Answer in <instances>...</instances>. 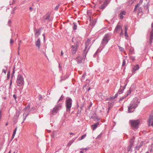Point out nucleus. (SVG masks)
<instances>
[{
    "mask_svg": "<svg viewBox=\"0 0 153 153\" xmlns=\"http://www.w3.org/2000/svg\"><path fill=\"white\" fill-rule=\"evenodd\" d=\"M79 47L78 43V42L76 43L75 45H72L71 46L72 50L71 51L73 54H75L76 53L77 50V49Z\"/></svg>",
    "mask_w": 153,
    "mask_h": 153,
    "instance_id": "obj_8",
    "label": "nucleus"
},
{
    "mask_svg": "<svg viewBox=\"0 0 153 153\" xmlns=\"http://www.w3.org/2000/svg\"><path fill=\"white\" fill-rule=\"evenodd\" d=\"M44 19L46 20H48V21H50L51 20V19L50 18V15L49 14H47L46 15L44 16Z\"/></svg>",
    "mask_w": 153,
    "mask_h": 153,
    "instance_id": "obj_17",
    "label": "nucleus"
},
{
    "mask_svg": "<svg viewBox=\"0 0 153 153\" xmlns=\"http://www.w3.org/2000/svg\"><path fill=\"white\" fill-rule=\"evenodd\" d=\"M98 49L97 50V51H96V52H95V53L94 54V57H95V56L97 54V53H98Z\"/></svg>",
    "mask_w": 153,
    "mask_h": 153,
    "instance_id": "obj_55",
    "label": "nucleus"
},
{
    "mask_svg": "<svg viewBox=\"0 0 153 153\" xmlns=\"http://www.w3.org/2000/svg\"><path fill=\"white\" fill-rule=\"evenodd\" d=\"M40 30H36L35 33V36L36 37H37L40 35Z\"/></svg>",
    "mask_w": 153,
    "mask_h": 153,
    "instance_id": "obj_26",
    "label": "nucleus"
},
{
    "mask_svg": "<svg viewBox=\"0 0 153 153\" xmlns=\"http://www.w3.org/2000/svg\"><path fill=\"white\" fill-rule=\"evenodd\" d=\"M136 0H129L127 4L128 5H131Z\"/></svg>",
    "mask_w": 153,
    "mask_h": 153,
    "instance_id": "obj_30",
    "label": "nucleus"
},
{
    "mask_svg": "<svg viewBox=\"0 0 153 153\" xmlns=\"http://www.w3.org/2000/svg\"><path fill=\"white\" fill-rule=\"evenodd\" d=\"M11 23V21L10 20H9L8 22V25L9 26H10Z\"/></svg>",
    "mask_w": 153,
    "mask_h": 153,
    "instance_id": "obj_48",
    "label": "nucleus"
},
{
    "mask_svg": "<svg viewBox=\"0 0 153 153\" xmlns=\"http://www.w3.org/2000/svg\"><path fill=\"white\" fill-rule=\"evenodd\" d=\"M99 125V122H97V123L93 125H92V126L93 128V130H95L96 128Z\"/></svg>",
    "mask_w": 153,
    "mask_h": 153,
    "instance_id": "obj_24",
    "label": "nucleus"
},
{
    "mask_svg": "<svg viewBox=\"0 0 153 153\" xmlns=\"http://www.w3.org/2000/svg\"><path fill=\"white\" fill-rule=\"evenodd\" d=\"M12 80H11V79L10 80V86L12 85Z\"/></svg>",
    "mask_w": 153,
    "mask_h": 153,
    "instance_id": "obj_60",
    "label": "nucleus"
},
{
    "mask_svg": "<svg viewBox=\"0 0 153 153\" xmlns=\"http://www.w3.org/2000/svg\"><path fill=\"white\" fill-rule=\"evenodd\" d=\"M42 53L46 56V54L45 52V51L44 50L42 51Z\"/></svg>",
    "mask_w": 153,
    "mask_h": 153,
    "instance_id": "obj_61",
    "label": "nucleus"
},
{
    "mask_svg": "<svg viewBox=\"0 0 153 153\" xmlns=\"http://www.w3.org/2000/svg\"><path fill=\"white\" fill-rule=\"evenodd\" d=\"M82 110H81V109H80L79 108L78 109V111H77V115L78 114H80Z\"/></svg>",
    "mask_w": 153,
    "mask_h": 153,
    "instance_id": "obj_39",
    "label": "nucleus"
},
{
    "mask_svg": "<svg viewBox=\"0 0 153 153\" xmlns=\"http://www.w3.org/2000/svg\"><path fill=\"white\" fill-rule=\"evenodd\" d=\"M86 134H85L82 135L81 137V139H80L79 138L78 140H82L84 139L86 137Z\"/></svg>",
    "mask_w": 153,
    "mask_h": 153,
    "instance_id": "obj_34",
    "label": "nucleus"
},
{
    "mask_svg": "<svg viewBox=\"0 0 153 153\" xmlns=\"http://www.w3.org/2000/svg\"><path fill=\"white\" fill-rule=\"evenodd\" d=\"M107 5V2L105 1L104 3L101 6H100L99 8V9L101 10L104 9Z\"/></svg>",
    "mask_w": 153,
    "mask_h": 153,
    "instance_id": "obj_18",
    "label": "nucleus"
},
{
    "mask_svg": "<svg viewBox=\"0 0 153 153\" xmlns=\"http://www.w3.org/2000/svg\"><path fill=\"white\" fill-rule=\"evenodd\" d=\"M114 103V102L113 100L111 101L108 102V103L109 106H111L113 105Z\"/></svg>",
    "mask_w": 153,
    "mask_h": 153,
    "instance_id": "obj_31",
    "label": "nucleus"
},
{
    "mask_svg": "<svg viewBox=\"0 0 153 153\" xmlns=\"http://www.w3.org/2000/svg\"><path fill=\"white\" fill-rule=\"evenodd\" d=\"M36 46L38 47L39 49H40L41 45V41L40 38H38L35 42Z\"/></svg>",
    "mask_w": 153,
    "mask_h": 153,
    "instance_id": "obj_13",
    "label": "nucleus"
},
{
    "mask_svg": "<svg viewBox=\"0 0 153 153\" xmlns=\"http://www.w3.org/2000/svg\"><path fill=\"white\" fill-rule=\"evenodd\" d=\"M73 30H75L77 29V25L76 23L74 22L73 23Z\"/></svg>",
    "mask_w": 153,
    "mask_h": 153,
    "instance_id": "obj_27",
    "label": "nucleus"
},
{
    "mask_svg": "<svg viewBox=\"0 0 153 153\" xmlns=\"http://www.w3.org/2000/svg\"><path fill=\"white\" fill-rule=\"evenodd\" d=\"M118 93H117L115 96L113 97V98H114V99H115V98H116V97H117L118 96Z\"/></svg>",
    "mask_w": 153,
    "mask_h": 153,
    "instance_id": "obj_52",
    "label": "nucleus"
},
{
    "mask_svg": "<svg viewBox=\"0 0 153 153\" xmlns=\"http://www.w3.org/2000/svg\"><path fill=\"white\" fill-rule=\"evenodd\" d=\"M111 34L110 33H106L105 34L101 42V46L104 48L105 45L107 44L111 39Z\"/></svg>",
    "mask_w": 153,
    "mask_h": 153,
    "instance_id": "obj_1",
    "label": "nucleus"
},
{
    "mask_svg": "<svg viewBox=\"0 0 153 153\" xmlns=\"http://www.w3.org/2000/svg\"><path fill=\"white\" fill-rule=\"evenodd\" d=\"M153 39V30H152L150 32V36L149 38V43L150 44L152 43V41Z\"/></svg>",
    "mask_w": 153,
    "mask_h": 153,
    "instance_id": "obj_14",
    "label": "nucleus"
},
{
    "mask_svg": "<svg viewBox=\"0 0 153 153\" xmlns=\"http://www.w3.org/2000/svg\"><path fill=\"white\" fill-rule=\"evenodd\" d=\"M13 97L15 99V100H16L17 98V96H16V95L15 94H14L13 96Z\"/></svg>",
    "mask_w": 153,
    "mask_h": 153,
    "instance_id": "obj_56",
    "label": "nucleus"
},
{
    "mask_svg": "<svg viewBox=\"0 0 153 153\" xmlns=\"http://www.w3.org/2000/svg\"><path fill=\"white\" fill-rule=\"evenodd\" d=\"M148 123L149 126H153V114L149 115V118L148 120Z\"/></svg>",
    "mask_w": 153,
    "mask_h": 153,
    "instance_id": "obj_10",
    "label": "nucleus"
},
{
    "mask_svg": "<svg viewBox=\"0 0 153 153\" xmlns=\"http://www.w3.org/2000/svg\"><path fill=\"white\" fill-rule=\"evenodd\" d=\"M102 133H100V134H99L98 136L96 138V139L98 138H100V137H101L102 136Z\"/></svg>",
    "mask_w": 153,
    "mask_h": 153,
    "instance_id": "obj_53",
    "label": "nucleus"
},
{
    "mask_svg": "<svg viewBox=\"0 0 153 153\" xmlns=\"http://www.w3.org/2000/svg\"><path fill=\"white\" fill-rule=\"evenodd\" d=\"M88 44H87V43H85V48L84 49V50L83 51V57L85 58L86 57V55L88 53V50H89L90 48V47H89L88 49H87L88 47Z\"/></svg>",
    "mask_w": 153,
    "mask_h": 153,
    "instance_id": "obj_9",
    "label": "nucleus"
},
{
    "mask_svg": "<svg viewBox=\"0 0 153 153\" xmlns=\"http://www.w3.org/2000/svg\"><path fill=\"white\" fill-rule=\"evenodd\" d=\"M138 4H137V5H136L135 7V8L134 10V12H135L138 6Z\"/></svg>",
    "mask_w": 153,
    "mask_h": 153,
    "instance_id": "obj_47",
    "label": "nucleus"
},
{
    "mask_svg": "<svg viewBox=\"0 0 153 153\" xmlns=\"http://www.w3.org/2000/svg\"><path fill=\"white\" fill-rule=\"evenodd\" d=\"M132 91V90H131V88H130L129 90L128 91H127V93L126 95V96H127L129 94H130Z\"/></svg>",
    "mask_w": 153,
    "mask_h": 153,
    "instance_id": "obj_38",
    "label": "nucleus"
},
{
    "mask_svg": "<svg viewBox=\"0 0 153 153\" xmlns=\"http://www.w3.org/2000/svg\"><path fill=\"white\" fill-rule=\"evenodd\" d=\"M77 59L78 64H80L82 63V59L80 57H77Z\"/></svg>",
    "mask_w": 153,
    "mask_h": 153,
    "instance_id": "obj_22",
    "label": "nucleus"
},
{
    "mask_svg": "<svg viewBox=\"0 0 153 153\" xmlns=\"http://www.w3.org/2000/svg\"><path fill=\"white\" fill-rule=\"evenodd\" d=\"M10 70H9L7 72V79H10Z\"/></svg>",
    "mask_w": 153,
    "mask_h": 153,
    "instance_id": "obj_32",
    "label": "nucleus"
},
{
    "mask_svg": "<svg viewBox=\"0 0 153 153\" xmlns=\"http://www.w3.org/2000/svg\"><path fill=\"white\" fill-rule=\"evenodd\" d=\"M20 114V112L19 111H17L16 112V114L15 116L17 118L18 117Z\"/></svg>",
    "mask_w": 153,
    "mask_h": 153,
    "instance_id": "obj_37",
    "label": "nucleus"
},
{
    "mask_svg": "<svg viewBox=\"0 0 153 153\" xmlns=\"http://www.w3.org/2000/svg\"><path fill=\"white\" fill-rule=\"evenodd\" d=\"M77 137L74 138L73 139L70 141L68 143V144L67 145L68 146H70L71 145V144L74 142V141L77 138Z\"/></svg>",
    "mask_w": 153,
    "mask_h": 153,
    "instance_id": "obj_20",
    "label": "nucleus"
},
{
    "mask_svg": "<svg viewBox=\"0 0 153 153\" xmlns=\"http://www.w3.org/2000/svg\"><path fill=\"white\" fill-rule=\"evenodd\" d=\"M72 100L71 98L68 97L66 98L65 105L67 111L70 112L71 108L72 105Z\"/></svg>",
    "mask_w": 153,
    "mask_h": 153,
    "instance_id": "obj_2",
    "label": "nucleus"
},
{
    "mask_svg": "<svg viewBox=\"0 0 153 153\" xmlns=\"http://www.w3.org/2000/svg\"><path fill=\"white\" fill-rule=\"evenodd\" d=\"M14 76V74H12L11 75V80H12V79L13 78Z\"/></svg>",
    "mask_w": 153,
    "mask_h": 153,
    "instance_id": "obj_64",
    "label": "nucleus"
},
{
    "mask_svg": "<svg viewBox=\"0 0 153 153\" xmlns=\"http://www.w3.org/2000/svg\"><path fill=\"white\" fill-rule=\"evenodd\" d=\"M62 108V105L61 104L59 103L55 106L54 108L52 109H51L50 114L51 115H54L58 111L61 109Z\"/></svg>",
    "mask_w": 153,
    "mask_h": 153,
    "instance_id": "obj_4",
    "label": "nucleus"
},
{
    "mask_svg": "<svg viewBox=\"0 0 153 153\" xmlns=\"http://www.w3.org/2000/svg\"><path fill=\"white\" fill-rule=\"evenodd\" d=\"M42 96L41 95H39V100L42 99Z\"/></svg>",
    "mask_w": 153,
    "mask_h": 153,
    "instance_id": "obj_58",
    "label": "nucleus"
},
{
    "mask_svg": "<svg viewBox=\"0 0 153 153\" xmlns=\"http://www.w3.org/2000/svg\"><path fill=\"white\" fill-rule=\"evenodd\" d=\"M123 29H122L121 30V32L120 34V36H122L123 35Z\"/></svg>",
    "mask_w": 153,
    "mask_h": 153,
    "instance_id": "obj_50",
    "label": "nucleus"
},
{
    "mask_svg": "<svg viewBox=\"0 0 153 153\" xmlns=\"http://www.w3.org/2000/svg\"><path fill=\"white\" fill-rule=\"evenodd\" d=\"M31 110V111H33L34 110V107H32L31 108H30Z\"/></svg>",
    "mask_w": 153,
    "mask_h": 153,
    "instance_id": "obj_62",
    "label": "nucleus"
},
{
    "mask_svg": "<svg viewBox=\"0 0 153 153\" xmlns=\"http://www.w3.org/2000/svg\"><path fill=\"white\" fill-rule=\"evenodd\" d=\"M126 14V12L125 11H121L120 13L119 14V16L120 18L122 19L123 18L124 16L123 15H125Z\"/></svg>",
    "mask_w": 153,
    "mask_h": 153,
    "instance_id": "obj_16",
    "label": "nucleus"
},
{
    "mask_svg": "<svg viewBox=\"0 0 153 153\" xmlns=\"http://www.w3.org/2000/svg\"><path fill=\"white\" fill-rule=\"evenodd\" d=\"M143 13H144V12H143V11L142 10V9L141 7H140L138 10V14L142 15L143 14Z\"/></svg>",
    "mask_w": 153,
    "mask_h": 153,
    "instance_id": "obj_23",
    "label": "nucleus"
},
{
    "mask_svg": "<svg viewBox=\"0 0 153 153\" xmlns=\"http://www.w3.org/2000/svg\"><path fill=\"white\" fill-rule=\"evenodd\" d=\"M64 98V96L63 94H62L61 95V97H60V99L58 101V102L59 101H62V100H63Z\"/></svg>",
    "mask_w": 153,
    "mask_h": 153,
    "instance_id": "obj_33",
    "label": "nucleus"
},
{
    "mask_svg": "<svg viewBox=\"0 0 153 153\" xmlns=\"http://www.w3.org/2000/svg\"><path fill=\"white\" fill-rule=\"evenodd\" d=\"M119 49L121 51H123L124 50L123 48L120 47H119Z\"/></svg>",
    "mask_w": 153,
    "mask_h": 153,
    "instance_id": "obj_54",
    "label": "nucleus"
},
{
    "mask_svg": "<svg viewBox=\"0 0 153 153\" xmlns=\"http://www.w3.org/2000/svg\"><path fill=\"white\" fill-rule=\"evenodd\" d=\"M133 146L129 145L127 148V150L128 151H132V147Z\"/></svg>",
    "mask_w": 153,
    "mask_h": 153,
    "instance_id": "obj_29",
    "label": "nucleus"
},
{
    "mask_svg": "<svg viewBox=\"0 0 153 153\" xmlns=\"http://www.w3.org/2000/svg\"><path fill=\"white\" fill-rule=\"evenodd\" d=\"M59 6H60L59 4H58V5L56 6V7L55 8V10H57L58 8H59Z\"/></svg>",
    "mask_w": 153,
    "mask_h": 153,
    "instance_id": "obj_44",
    "label": "nucleus"
},
{
    "mask_svg": "<svg viewBox=\"0 0 153 153\" xmlns=\"http://www.w3.org/2000/svg\"><path fill=\"white\" fill-rule=\"evenodd\" d=\"M149 2H147V4L146 6H145V9H146V13H149Z\"/></svg>",
    "mask_w": 153,
    "mask_h": 153,
    "instance_id": "obj_25",
    "label": "nucleus"
},
{
    "mask_svg": "<svg viewBox=\"0 0 153 153\" xmlns=\"http://www.w3.org/2000/svg\"><path fill=\"white\" fill-rule=\"evenodd\" d=\"M21 42H22L20 40L19 41V43H18L19 47L18 48V50L19 51V50H20V43Z\"/></svg>",
    "mask_w": 153,
    "mask_h": 153,
    "instance_id": "obj_46",
    "label": "nucleus"
},
{
    "mask_svg": "<svg viewBox=\"0 0 153 153\" xmlns=\"http://www.w3.org/2000/svg\"><path fill=\"white\" fill-rule=\"evenodd\" d=\"M135 108H134V107H133V106H131L130 105H129L128 106V113H131L133 112L134 111H132V109H135Z\"/></svg>",
    "mask_w": 153,
    "mask_h": 153,
    "instance_id": "obj_19",
    "label": "nucleus"
},
{
    "mask_svg": "<svg viewBox=\"0 0 153 153\" xmlns=\"http://www.w3.org/2000/svg\"><path fill=\"white\" fill-rule=\"evenodd\" d=\"M16 83L18 86H21L24 85V79L22 75L21 74L18 75L16 81Z\"/></svg>",
    "mask_w": 153,
    "mask_h": 153,
    "instance_id": "obj_5",
    "label": "nucleus"
},
{
    "mask_svg": "<svg viewBox=\"0 0 153 153\" xmlns=\"http://www.w3.org/2000/svg\"><path fill=\"white\" fill-rule=\"evenodd\" d=\"M134 137H133L132 138H131L130 141V145H131L133 146L134 145Z\"/></svg>",
    "mask_w": 153,
    "mask_h": 153,
    "instance_id": "obj_28",
    "label": "nucleus"
},
{
    "mask_svg": "<svg viewBox=\"0 0 153 153\" xmlns=\"http://www.w3.org/2000/svg\"><path fill=\"white\" fill-rule=\"evenodd\" d=\"M129 122L131 123V126L132 128L133 129H137L138 128V125L140 123L139 120H130Z\"/></svg>",
    "mask_w": 153,
    "mask_h": 153,
    "instance_id": "obj_6",
    "label": "nucleus"
},
{
    "mask_svg": "<svg viewBox=\"0 0 153 153\" xmlns=\"http://www.w3.org/2000/svg\"><path fill=\"white\" fill-rule=\"evenodd\" d=\"M125 36L126 37V39H128V36L127 32H125Z\"/></svg>",
    "mask_w": 153,
    "mask_h": 153,
    "instance_id": "obj_42",
    "label": "nucleus"
},
{
    "mask_svg": "<svg viewBox=\"0 0 153 153\" xmlns=\"http://www.w3.org/2000/svg\"><path fill=\"white\" fill-rule=\"evenodd\" d=\"M128 30V27L127 26H125V32H127Z\"/></svg>",
    "mask_w": 153,
    "mask_h": 153,
    "instance_id": "obj_49",
    "label": "nucleus"
},
{
    "mask_svg": "<svg viewBox=\"0 0 153 153\" xmlns=\"http://www.w3.org/2000/svg\"><path fill=\"white\" fill-rule=\"evenodd\" d=\"M139 68V65H138L137 64L135 65L132 68V74H135V71L138 70Z\"/></svg>",
    "mask_w": 153,
    "mask_h": 153,
    "instance_id": "obj_12",
    "label": "nucleus"
},
{
    "mask_svg": "<svg viewBox=\"0 0 153 153\" xmlns=\"http://www.w3.org/2000/svg\"><path fill=\"white\" fill-rule=\"evenodd\" d=\"M143 143H144L143 141H141L140 143V144L139 145L137 146H136V147L135 148V149L137 150H138L139 149H140V148L141 147L143 146Z\"/></svg>",
    "mask_w": 153,
    "mask_h": 153,
    "instance_id": "obj_15",
    "label": "nucleus"
},
{
    "mask_svg": "<svg viewBox=\"0 0 153 153\" xmlns=\"http://www.w3.org/2000/svg\"><path fill=\"white\" fill-rule=\"evenodd\" d=\"M24 110L25 111L23 114V120L22 122V124L24 122V121L26 120V117L28 116L30 112L31 111L30 105H28L26 107H25L24 109Z\"/></svg>",
    "mask_w": 153,
    "mask_h": 153,
    "instance_id": "obj_3",
    "label": "nucleus"
},
{
    "mask_svg": "<svg viewBox=\"0 0 153 153\" xmlns=\"http://www.w3.org/2000/svg\"><path fill=\"white\" fill-rule=\"evenodd\" d=\"M63 51H62L61 52V56H63Z\"/></svg>",
    "mask_w": 153,
    "mask_h": 153,
    "instance_id": "obj_63",
    "label": "nucleus"
},
{
    "mask_svg": "<svg viewBox=\"0 0 153 153\" xmlns=\"http://www.w3.org/2000/svg\"><path fill=\"white\" fill-rule=\"evenodd\" d=\"M86 73H84L82 76V78L81 79L82 80H83L85 78V76H86Z\"/></svg>",
    "mask_w": 153,
    "mask_h": 153,
    "instance_id": "obj_41",
    "label": "nucleus"
},
{
    "mask_svg": "<svg viewBox=\"0 0 153 153\" xmlns=\"http://www.w3.org/2000/svg\"><path fill=\"white\" fill-rule=\"evenodd\" d=\"M83 107H84V105H81L80 107V108L79 109H81V110H82V108H83Z\"/></svg>",
    "mask_w": 153,
    "mask_h": 153,
    "instance_id": "obj_57",
    "label": "nucleus"
},
{
    "mask_svg": "<svg viewBox=\"0 0 153 153\" xmlns=\"http://www.w3.org/2000/svg\"><path fill=\"white\" fill-rule=\"evenodd\" d=\"M126 60L125 59H123V61L122 65V66H124L125 65V64H126Z\"/></svg>",
    "mask_w": 153,
    "mask_h": 153,
    "instance_id": "obj_40",
    "label": "nucleus"
},
{
    "mask_svg": "<svg viewBox=\"0 0 153 153\" xmlns=\"http://www.w3.org/2000/svg\"><path fill=\"white\" fill-rule=\"evenodd\" d=\"M114 100V98L113 97H110L107 98L106 99V101H108V100H111L113 101Z\"/></svg>",
    "mask_w": 153,
    "mask_h": 153,
    "instance_id": "obj_36",
    "label": "nucleus"
},
{
    "mask_svg": "<svg viewBox=\"0 0 153 153\" xmlns=\"http://www.w3.org/2000/svg\"><path fill=\"white\" fill-rule=\"evenodd\" d=\"M15 0H13V1L12 3V4L10 3V4L11 5V4H14L15 3Z\"/></svg>",
    "mask_w": 153,
    "mask_h": 153,
    "instance_id": "obj_59",
    "label": "nucleus"
},
{
    "mask_svg": "<svg viewBox=\"0 0 153 153\" xmlns=\"http://www.w3.org/2000/svg\"><path fill=\"white\" fill-rule=\"evenodd\" d=\"M17 127H16L13 131V134H16V131L17 130Z\"/></svg>",
    "mask_w": 153,
    "mask_h": 153,
    "instance_id": "obj_45",
    "label": "nucleus"
},
{
    "mask_svg": "<svg viewBox=\"0 0 153 153\" xmlns=\"http://www.w3.org/2000/svg\"><path fill=\"white\" fill-rule=\"evenodd\" d=\"M125 89V87H123V86H120V88L118 91L119 94H121L123 93V91Z\"/></svg>",
    "mask_w": 153,
    "mask_h": 153,
    "instance_id": "obj_21",
    "label": "nucleus"
},
{
    "mask_svg": "<svg viewBox=\"0 0 153 153\" xmlns=\"http://www.w3.org/2000/svg\"><path fill=\"white\" fill-rule=\"evenodd\" d=\"M122 26L120 25L119 23H118L117 24L114 31V33H117L121 29V30L122 29Z\"/></svg>",
    "mask_w": 153,
    "mask_h": 153,
    "instance_id": "obj_11",
    "label": "nucleus"
},
{
    "mask_svg": "<svg viewBox=\"0 0 153 153\" xmlns=\"http://www.w3.org/2000/svg\"><path fill=\"white\" fill-rule=\"evenodd\" d=\"M4 67L6 68L5 69H3L2 70V72H4L5 73V74H6L7 72V66H4Z\"/></svg>",
    "mask_w": 153,
    "mask_h": 153,
    "instance_id": "obj_35",
    "label": "nucleus"
},
{
    "mask_svg": "<svg viewBox=\"0 0 153 153\" xmlns=\"http://www.w3.org/2000/svg\"><path fill=\"white\" fill-rule=\"evenodd\" d=\"M14 42V41L12 39H11L10 41V44H12Z\"/></svg>",
    "mask_w": 153,
    "mask_h": 153,
    "instance_id": "obj_51",
    "label": "nucleus"
},
{
    "mask_svg": "<svg viewBox=\"0 0 153 153\" xmlns=\"http://www.w3.org/2000/svg\"><path fill=\"white\" fill-rule=\"evenodd\" d=\"M127 96H124V97H123L121 98L119 100V101L120 102L122 101V100H123Z\"/></svg>",
    "mask_w": 153,
    "mask_h": 153,
    "instance_id": "obj_43",
    "label": "nucleus"
},
{
    "mask_svg": "<svg viewBox=\"0 0 153 153\" xmlns=\"http://www.w3.org/2000/svg\"><path fill=\"white\" fill-rule=\"evenodd\" d=\"M139 103L140 102L136 98L134 99L131 101L129 105L133 106V107L136 108L137 107Z\"/></svg>",
    "mask_w": 153,
    "mask_h": 153,
    "instance_id": "obj_7",
    "label": "nucleus"
}]
</instances>
